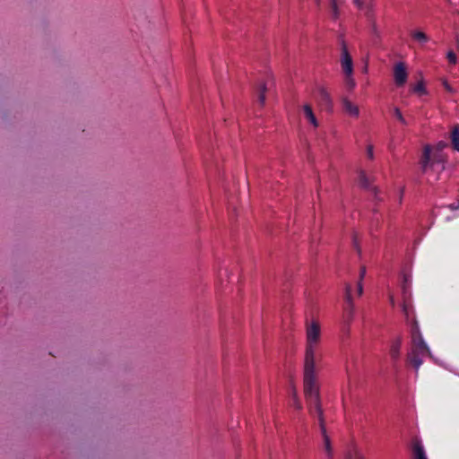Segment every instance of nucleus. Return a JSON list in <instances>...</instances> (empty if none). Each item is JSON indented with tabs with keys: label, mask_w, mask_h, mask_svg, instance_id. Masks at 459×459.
I'll use <instances>...</instances> for the list:
<instances>
[{
	"label": "nucleus",
	"mask_w": 459,
	"mask_h": 459,
	"mask_svg": "<svg viewBox=\"0 0 459 459\" xmlns=\"http://www.w3.org/2000/svg\"><path fill=\"white\" fill-rule=\"evenodd\" d=\"M320 340V326L313 322L307 328V345L304 360V392L318 389L316 363L318 358L317 347Z\"/></svg>",
	"instance_id": "1"
},
{
	"label": "nucleus",
	"mask_w": 459,
	"mask_h": 459,
	"mask_svg": "<svg viewBox=\"0 0 459 459\" xmlns=\"http://www.w3.org/2000/svg\"><path fill=\"white\" fill-rule=\"evenodd\" d=\"M365 274H366V268H365V267H362V268L360 269V273H359V278H360V281H362V279L364 278Z\"/></svg>",
	"instance_id": "27"
},
{
	"label": "nucleus",
	"mask_w": 459,
	"mask_h": 459,
	"mask_svg": "<svg viewBox=\"0 0 459 459\" xmlns=\"http://www.w3.org/2000/svg\"><path fill=\"white\" fill-rule=\"evenodd\" d=\"M411 36L414 40L419 41L420 43H426L429 41V37L423 31H411Z\"/></svg>",
	"instance_id": "16"
},
{
	"label": "nucleus",
	"mask_w": 459,
	"mask_h": 459,
	"mask_svg": "<svg viewBox=\"0 0 459 459\" xmlns=\"http://www.w3.org/2000/svg\"><path fill=\"white\" fill-rule=\"evenodd\" d=\"M353 3L359 8H361L363 6V2L362 0H353Z\"/></svg>",
	"instance_id": "29"
},
{
	"label": "nucleus",
	"mask_w": 459,
	"mask_h": 459,
	"mask_svg": "<svg viewBox=\"0 0 459 459\" xmlns=\"http://www.w3.org/2000/svg\"><path fill=\"white\" fill-rule=\"evenodd\" d=\"M341 65L342 72L344 74H352L353 72V64L351 56L348 51V48L344 43L342 42V57H341Z\"/></svg>",
	"instance_id": "5"
},
{
	"label": "nucleus",
	"mask_w": 459,
	"mask_h": 459,
	"mask_svg": "<svg viewBox=\"0 0 459 459\" xmlns=\"http://www.w3.org/2000/svg\"><path fill=\"white\" fill-rule=\"evenodd\" d=\"M446 57H447V60H448V62L450 64H453V65L456 64V62H457V56H456V54L454 51H452V50L449 51L447 53V56Z\"/></svg>",
	"instance_id": "23"
},
{
	"label": "nucleus",
	"mask_w": 459,
	"mask_h": 459,
	"mask_svg": "<svg viewBox=\"0 0 459 459\" xmlns=\"http://www.w3.org/2000/svg\"><path fill=\"white\" fill-rule=\"evenodd\" d=\"M426 356H431L430 350L423 339L417 320L413 319L411 325V348L406 356V362L412 366L418 374Z\"/></svg>",
	"instance_id": "2"
},
{
	"label": "nucleus",
	"mask_w": 459,
	"mask_h": 459,
	"mask_svg": "<svg viewBox=\"0 0 459 459\" xmlns=\"http://www.w3.org/2000/svg\"><path fill=\"white\" fill-rule=\"evenodd\" d=\"M345 292H346L345 299H346L347 305L344 307L343 318H344V321L347 324H349L353 318V312H354V307H353V303H352V299H351V288L349 284L346 285Z\"/></svg>",
	"instance_id": "7"
},
{
	"label": "nucleus",
	"mask_w": 459,
	"mask_h": 459,
	"mask_svg": "<svg viewBox=\"0 0 459 459\" xmlns=\"http://www.w3.org/2000/svg\"><path fill=\"white\" fill-rule=\"evenodd\" d=\"M412 91L420 95L426 94L425 85L422 81L419 82L412 87Z\"/></svg>",
	"instance_id": "19"
},
{
	"label": "nucleus",
	"mask_w": 459,
	"mask_h": 459,
	"mask_svg": "<svg viewBox=\"0 0 459 459\" xmlns=\"http://www.w3.org/2000/svg\"><path fill=\"white\" fill-rule=\"evenodd\" d=\"M408 74L404 63L399 62L394 67V79L397 87H402L406 83Z\"/></svg>",
	"instance_id": "6"
},
{
	"label": "nucleus",
	"mask_w": 459,
	"mask_h": 459,
	"mask_svg": "<svg viewBox=\"0 0 459 459\" xmlns=\"http://www.w3.org/2000/svg\"><path fill=\"white\" fill-rule=\"evenodd\" d=\"M412 459H428L421 441L414 438L411 443Z\"/></svg>",
	"instance_id": "9"
},
{
	"label": "nucleus",
	"mask_w": 459,
	"mask_h": 459,
	"mask_svg": "<svg viewBox=\"0 0 459 459\" xmlns=\"http://www.w3.org/2000/svg\"><path fill=\"white\" fill-rule=\"evenodd\" d=\"M443 86H444V88L446 89V91L453 92V88L451 87V85L446 81L443 82Z\"/></svg>",
	"instance_id": "25"
},
{
	"label": "nucleus",
	"mask_w": 459,
	"mask_h": 459,
	"mask_svg": "<svg viewBox=\"0 0 459 459\" xmlns=\"http://www.w3.org/2000/svg\"><path fill=\"white\" fill-rule=\"evenodd\" d=\"M359 182L362 187L367 188V189L370 188V183H369L368 178H367L365 172L361 171L359 173Z\"/></svg>",
	"instance_id": "17"
},
{
	"label": "nucleus",
	"mask_w": 459,
	"mask_h": 459,
	"mask_svg": "<svg viewBox=\"0 0 459 459\" xmlns=\"http://www.w3.org/2000/svg\"><path fill=\"white\" fill-rule=\"evenodd\" d=\"M342 106L343 111L351 117H359V107L356 104H353L351 100H349L347 98H342Z\"/></svg>",
	"instance_id": "11"
},
{
	"label": "nucleus",
	"mask_w": 459,
	"mask_h": 459,
	"mask_svg": "<svg viewBox=\"0 0 459 459\" xmlns=\"http://www.w3.org/2000/svg\"><path fill=\"white\" fill-rule=\"evenodd\" d=\"M402 343L403 339L401 336L396 337L391 342L389 354L394 362L398 361L400 359Z\"/></svg>",
	"instance_id": "8"
},
{
	"label": "nucleus",
	"mask_w": 459,
	"mask_h": 459,
	"mask_svg": "<svg viewBox=\"0 0 459 459\" xmlns=\"http://www.w3.org/2000/svg\"><path fill=\"white\" fill-rule=\"evenodd\" d=\"M445 155L440 150L432 152L431 147L426 145L420 161L421 172L427 174L430 170L443 171L445 169Z\"/></svg>",
	"instance_id": "4"
},
{
	"label": "nucleus",
	"mask_w": 459,
	"mask_h": 459,
	"mask_svg": "<svg viewBox=\"0 0 459 459\" xmlns=\"http://www.w3.org/2000/svg\"><path fill=\"white\" fill-rule=\"evenodd\" d=\"M353 245H354V247L357 249V251L359 253L360 252V249L358 246V238H357V235H354L353 236Z\"/></svg>",
	"instance_id": "26"
},
{
	"label": "nucleus",
	"mask_w": 459,
	"mask_h": 459,
	"mask_svg": "<svg viewBox=\"0 0 459 459\" xmlns=\"http://www.w3.org/2000/svg\"><path fill=\"white\" fill-rule=\"evenodd\" d=\"M267 91L266 86L264 82H261L257 88V101L260 106H264L265 101V91Z\"/></svg>",
	"instance_id": "14"
},
{
	"label": "nucleus",
	"mask_w": 459,
	"mask_h": 459,
	"mask_svg": "<svg viewBox=\"0 0 459 459\" xmlns=\"http://www.w3.org/2000/svg\"><path fill=\"white\" fill-rule=\"evenodd\" d=\"M403 312L407 319L410 317L411 311L412 309L411 304L408 301H404L403 304Z\"/></svg>",
	"instance_id": "21"
},
{
	"label": "nucleus",
	"mask_w": 459,
	"mask_h": 459,
	"mask_svg": "<svg viewBox=\"0 0 459 459\" xmlns=\"http://www.w3.org/2000/svg\"><path fill=\"white\" fill-rule=\"evenodd\" d=\"M451 141L454 148L459 151V125L454 126L451 132Z\"/></svg>",
	"instance_id": "15"
},
{
	"label": "nucleus",
	"mask_w": 459,
	"mask_h": 459,
	"mask_svg": "<svg viewBox=\"0 0 459 459\" xmlns=\"http://www.w3.org/2000/svg\"><path fill=\"white\" fill-rule=\"evenodd\" d=\"M449 208L452 210V211H455V210H457L459 208V206L457 205H455L454 204H450L449 205Z\"/></svg>",
	"instance_id": "30"
},
{
	"label": "nucleus",
	"mask_w": 459,
	"mask_h": 459,
	"mask_svg": "<svg viewBox=\"0 0 459 459\" xmlns=\"http://www.w3.org/2000/svg\"><path fill=\"white\" fill-rule=\"evenodd\" d=\"M367 155L369 159H373L374 157V154H373V146L372 145H368V148H367Z\"/></svg>",
	"instance_id": "24"
},
{
	"label": "nucleus",
	"mask_w": 459,
	"mask_h": 459,
	"mask_svg": "<svg viewBox=\"0 0 459 459\" xmlns=\"http://www.w3.org/2000/svg\"><path fill=\"white\" fill-rule=\"evenodd\" d=\"M330 5H331L332 13H333V17L334 19H336L338 17V8H337L336 0H331Z\"/></svg>",
	"instance_id": "22"
},
{
	"label": "nucleus",
	"mask_w": 459,
	"mask_h": 459,
	"mask_svg": "<svg viewBox=\"0 0 459 459\" xmlns=\"http://www.w3.org/2000/svg\"><path fill=\"white\" fill-rule=\"evenodd\" d=\"M317 100L319 104L325 109H330L333 105L332 98L329 92L324 87H320L317 91Z\"/></svg>",
	"instance_id": "10"
},
{
	"label": "nucleus",
	"mask_w": 459,
	"mask_h": 459,
	"mask_svg": "<svg viewBox=\"0 0 459 459\" xmlns=\"http://www.w3.org/2000/svg\"><path fill=\"white\" fill-rule=\"evenodd\" d=\"M390 302H391V304L394 306V299H393V297H390Z\"/></svg>",
	"instance_id": "31"
},
{
	"label": "nucleus",
	"mask_w": 459,
	"mask_h": 459,
	"mask_svg": "<svg viewBox=\"0 0 459 459\" xmlns=\"http://www.w3.org/2000/svg\"><path fill=\"white\" fill-rule=\"evenodd\" d=\"M394 115L398 119V121L400 123H402L404 126L407 125V121L405 120V118L403 117L402 112L400 111V109L398 108H394Z\"/></svg>",
	"instance_id": "20"
},
{
	"label": "nucleus",
	"mask_w": 459,
	"mask_h": 459,
	"mask_svg": "<svg viewBox=\"0 0 459 459\" xmlns=\"http://www.w3.org/2000/svg\"><path fill=\"white\" fill-rule=\"evenodd\" d=\"M344 83L349 91H351L355 87L356 83L352 78V74H345Z\"/></svg>",
	"instance_id": "18"
},
{
	"label": "nucleus",
	"mask_w": 459,
	"mask_h": 459,
	"mask_svg": "<svg viewBox=\"0 0 459 459\" xmlns=\"http://www.w3.org/2000/svg\"><path fill=\"white\" fill-rule=\"evenodd\" d=\"M304 393H305V396H306V400H307V403L308 405L310 414L313 416H316L318 419L321 433L324 437L325 448L328 454V457H329V459H333L332 458L333 451H332L331 441H330L328 435L326 434L324 414H323V411H322L320 400H319V389H314V391L304 392Z\"/></svg>",
	"instance_id": "3"
},
{
	"label": "nucleus",
	"mask_w": 459,
	"mask_h": 459,
	"mask_svg": "<svg viewBox=\"0 0 459 459\" xmlns=\"http://www.w3.org/2000/svg\"><path fill=\"white\" fill-rule=\"evenodd\" d=\"M363 292V287L361 281H359L358 283V294L360 296Z\"/></svg>",
	"instance_id": "28"
},
{
	"label": "nucleus",
	"mask_w": 459,
	"mask_h": 459,
	"mask_svg": "<svg viewBox=\"0 0 459 459\" xmlns=\"http://www.w3.org/2000/svg\"><path fill=\"white\" fill-rule=\"evenodd\" d=\"M344 459H366L361 451L357 447V446L351 444L350 445L343 455Z\"/></svg>",
	"instance_id": "12"
},
{
	"label": "nucleus",
	"mask_w": 459,
	"mask_h": 459,
	"mask_svg": "<svg viewBox=\"0 0 459 459\" xmlns=\"http://www.w3.org/2000/svg\"><path fill=\"white\" fill-rule=\"evenodd\" d=\"M303 113L308 122H310L315 127L318 126V122H317L316 117L313 112L311 105L305 104L303 106Z\"/></svg>",
	"instance_id": "13"
}]
</instances>
